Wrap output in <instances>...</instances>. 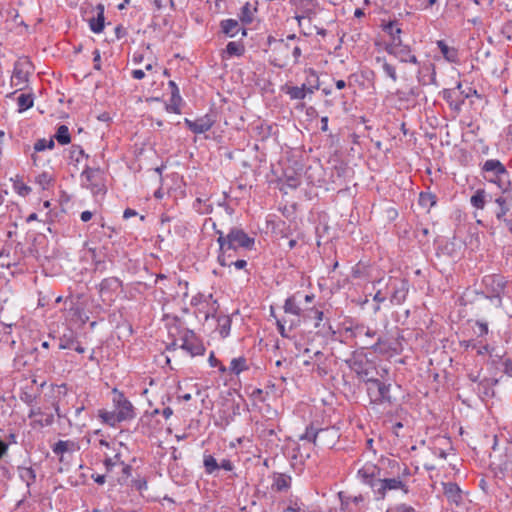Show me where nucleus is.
Segmentation results:
<instances>
[{"instance_id": "31", "label": "nucleus", "mask_w": 512, "mask_h": 512, "mask_svg": "<svg viewBox=\"0 0 512 512\" xmlns=\"http://www.w3.org/2000/svg\"><path fill=\"white\" fill-rule=\"evenodd\" d=\"M244 51L245 49L242 43L231 41L227 44L224 53L227 57H233L243 55Z\"/></svg>"}, {"instance_id": "8", "label": "nucleus", "mask_w": 512, "mask_h": 512, "mask_svg": "<svg viewBox=\"0 0 512 512\" xmlns=\"http://www.w3.org/2000/svg\"><path fill=\"white\" fill-rule=\"evenodd\" d=\"M31 64L27 60H19L14 64L11 86L17 91L23 90L28 83Z\"/></svg>"}, {"instance_id": "52", "label": "nucleus", "mask_w": 512, "mask_h": 512, "mask_svg": "<svg viewBox=\"0 0 512 512\" xmlns=\"http://www.w3.org/2000/svg\"><path fill=\"white\" fill-rule=\"evenodd\" d=\"M131 74L132 77L137 80H141L145 77V72L142 69H134Z\"/></svg>"}, {"instance_id": "12", "label": "nucleus", "mask_w": 512, "mask_h": 512, "mask_svg": "<svg viewBox=\"0 0 512 512\" xmlns=\"http://www.w3.org/2000/svg\"><path fill=\"white\" fill-rule=\"evenodd\" d=\"M357 476L374 491L376 488L375 483L379 481L381 477V469L377 465L367 462L358 470Z\"/></svg>"}, {"instance_id": "49", "label": "nucleus", "mask_w": 512, "mask_h": 512, "mask_svg": "<svg viewBox=\"0 0 512 512\" xmlns=\"http://www.w3.org/2000/svg\"><path fill=\"white\" fill-rule=\"evenodd\" d=\"M219 468H222L226 471H232L233 470V464L230 460L228 459H223L220 464H219Z\"/></svg>"}, {"instance_id": "54", "label": "nucleus", "mask_w": 512, "mask_h": 512, "mask_svg": "<svg viewBox=\"0 0 512 512\" xmlns=\"http://www.w3.org/2000/svg\"><path fill=\"white\" fill-rule=\"evenodd\" d=\"M93 55H94V58H93L94 67H95V69L99 70L100 69V52L98 50H95Z\"/></svg>"}, {"instance_id": "39", "label": "nucleus", "mask_w": 512, "mask_h": 512, "mask_svg": "<svg viewBox=\"0 0 512 512\" xmlns=\"http://www.w3.org/2000/svg\"><path fill=\"white\" fill-rule=\"evenodd\" d=\"M353 334L356 338H362L363 336L368 338L375 337V331L365 326H356L353 330Z\"/></svg>"}, {"instance_id": "55", "label": "nucleus", "mask_w": 512, "mask_h": 512, "mask_svg": "<svg viewBox=\"0 0 512 512\" xmlns=\"http://www.w3.org/2000/svg\"><path fill=\"white\" fill-rule=\"evenodd\" d=\"M505 373L512 377V360H505L504 362Z\"/></svg>"}, {"instance_id": "11", "label": "nucleus", "mask_w": 512, "mask_h": 512, "mask_svg": "<svg viewBox=\"0 0 512 512\" xmlns=\"http://www.w3.org/2000/svg\"><path fill=\"white\" fill-rule=\"evenodd\" d=\"M179 347L189 353L191 356L203 355L205 348L192 331H185L180 338Z\"/></svg>"}, {"instance_id": "63", "label": "nucleus", "mask_w": 512, "mask_h": 512, "mask_svg": "<svg viewBox=\"0 0 512 512\" xmlns=\"http://www.w3.org/2000/svg\"><path fill=\"white\" fill-rule=\"evenodd\" d=\"M52 406H53V408H54V410H55V412H56V414H57V416L59 418L64 417V415L60 411V407H59L58 401L52 402Z\"/></svg>"}, {"instance_id": "57", "label": "nucleus", "mask_w": 512, "mask_h": 512, "mask_svg": "<svg viewBox=\"0 0 512 512\" xmlns=\"http://www.w3.org/2000/svg\"><path fill=\"white\" fill-rule=\"evenodd\" d=\"M137 215V212L133 209L127 208L123 213V218L129 219Z\"/></svg>"}, {"instance_id": "21", "label": "nucleus", "mask_w": 512, "mask_h": 512, "mask_svg": "<svg viewBox=\"0 0 512 512\" xmlns=\"http://www.w3.org/2000/svg\"><path fill=\"white\" fill-rule=\"evenodd\" d=\"M437 46L440 49L443 57L446 61L450 63H458L459 62V54L458 50L455 47H450L443 40L437 41Z\"/></svg>"}, {"instance_id": "18", "label": "nucleus", "mask_w": 512, "mask_h": 512, "mask_svg": "<svg viewBox=\"0 0 512 512\" xmlns=\"http://www.w3.org/2000/svg\"><path fill=\"white\" fill-rule=\"evenodd\" d=\"M80 449L78 444L72 440H59L52 447V451L55 455L60 457L62 460L65 453H73Z\"/></svg>"}, {"instance_id": "1", "label": "nucleus", "mask_w": 512, "mask_h": 512, "mask_svg": "<svg viewBox=\"0 0 512 512\" xmlns=\"http://www.w3.org/2000/svg\"><path fill=\"white\" fill-rule=\"evenodd\" d=\"M217 234L219 235L217 242L220 247L218 262L223 267L231 266L229 258L232 257V252L241 248L250 250L255 243L254 238L249 237L247 233L238 228H232L227 235H224L222 231H217Z\"/></svg>"}, {"instance_id": "36", "label": "nucleus", "mask_w": 512, "mask_h": 512, "mask_svg": "<svg viewBox=\"0 0 512 512\" xmlns=\"http://www.w3.org/2000/svg\"><path fill=\"white\" fill-rule=\"evenodd\" d=\"M203 464H204L205 471L208 474H212L217 469H219V464L217 463L216 459L212 455H204Z\"/></svg>"}, {"instance_id": "35", "label": "nucleus", "mask_w": 512, "mask_h": 512, "mask_svg": "<svg viewBox=\"0 0 512 512\" xmlns=\"http://www.w3.org/2000/svg\"><path fill=\"white\" fill-rule=\"evenodd\" d=\"M377 62H382V68L385 74L391 78L393 82L397 81V73L396 69L393 65L389 64L385 59H381L380 57L376 58Z\"/></svg>"}, {"instance_id": "6", "label": "nucleus", "mask_w": 512, "mask_h": 512, "mask_svg": "<svg viewBox=\"0 0 512 512\" xmlns=\"http://www.w3.org/2000/svg\"><path fill=\"white\" fill-rule=\"evenodd\" d=\"M384 285L387 290H391L390 302L392 305H401L406 300L409 291V284L406 279L389 277Z\"/></svg>"}, {"instance_id": "45", "label": "nucleus", "mask_w": 512, "mask_h": 512, "mask_svg": "<svg viewBox=\"0 0 512 512\" xmlns=\"http://www.w3.org/2000/svg\"><path fill=\"white\" fill-rule=\"evenodd\" d=\"M386 512H417L412 506L406 504H400L391 508H388Z\"/></svg>"}, {"instance_id": "28", "label": "nucleus", "mask_w": 512, "mask_h": 512, "mask_svg": "<svg viewBox=\"0 0 512 512\" xmlns=\"http://www.w3.org/2000/svg\"><path fill=\"white\" fill-rule=\"evenodd\" d=\"M256 12V8L253 7L250 3H246L240 11L239 17L242 23L250 24L254 19V13Z\"/></svg>"}, {"instance_id": "62", "label": "nucleus", "mask_w": 512, "mask_h": 512, "mask_svg": "<svg viewBox=\"0 0 512 512\" xmlns=\"http://www.w3.org/2000/svg\"><path fill=\"white\" fill-rule=\"evenodd\" d=\"M432 200V196L430 194H421L420 195V202L423 205H426L428 201Z\"/></svg>"}, {"instance_id": "38", "label": "nucleus", "mask_w": 512, "mask_h": 512, "mask_svg": "<svg viewBox=\"0 0 512 512\" xmlns=\"http://www.w3.org/2000/svg\"><path fill=\"white\" fill-rule=\"evenodd\" d=\"M285 93L292 100H303L305 98L303 89H300L299 86H287Z\"/></svg>"}, {"instance_id": "59", "label": "nucleus", "mask_w": 512, "mask_h": 512, "mask_svg": "<svg viewBox=\"0 0 512 512\" xmlns=\"http://www.w3.org/2000/svg\"><path fill=\"white\" fill-rule=\"evenodd\" d=\"M93 214L90 211H83L80 218L83 222H88L92 218Z\"/></svg>"}, {"instance_id": "10", "label": "nucleus", "mask_w": 512, "mask_h": 512, "mask_svg": "<svg viewBox=\"0 0 512 512\" xmlns=\"http://www.w3.org/2000/svg\"><path fill=\"white\" fill-rule=\"evenodd\" d=\"M375 494L376 500H383L386 497L388 491L392 490H403L404 493L408 492L405 483L399 478H384L380 477L379 481L375 483Z\"/></svg>"}, {"instance_id": "5", "label": "nucleus", "mask_w": 512, "mask_h": 512, "mask_svg": "<svg viewBox=\"0 0 512 512\" xmlns=\"http://www.w3.org/2000/svg\"><path fill=\"white\" fill-rule=\"evenodd\" d=\"M365 383L368 396L372 403H391L390 384H386L375 378H367Z\"/></svg>"}, {"instance_id": "58", "label": "nucleus", "mask_w": 512, "mask_h": 512, "mask_svg": "<svg viewBox=\"0 0 512 512\" xmlns=\"http://www.w3.org/2000/svg\"><path fill=\"white\" fill-rule=\"evenodd\" d=\"M277 326H278V330H279L280 334L283 337H287L288 335L286 333L285 325L281 320H277Z\"/></svg>"}, {"instance_id": "42", "label": "nucleus", "mask_w": 512, "mask_h": 512, "mask_svg": "<svg viewBox=\"0 0 512 512\" xmlns=\"http://www.w3.org/2000/svg\"><path fill=\"white\" fill-rule=\"evenodd\" d=\"M304 318H310V319L315 320L314 326H315V328H318V327H320V324L323 320V312L320 310H311L310 314L304 316Z\"/></svg>"}, {"instance_id": "51", "label": "nucleus", "mask_w": 512, "mask_h": 512, "mask_svg": "<svg viewBox=\"0 0 512 512\" xmlns=\"http://www.w3.org/2000/svg\"><path fill=\"white\" fill-rule=\"evenodd\" d=\"M84 155V151L80 147H73L71 151L72 158H76L79 161V157Z\"/></svg>"}, {"instance_id": "47", "label": "nucleus", "mask_w": 512, "mask_h": 512, "mask_svg": "<svg viewBox=\"0 0 512 512\" xmlns=\"http://www.w3.org/2000/svg\"><path fill=\"white\" fill-rule=\"evenodd\" d=\"M387 299V293H383L381 288L376 290L375 295L373 296V300L378 304L385 302Z\"/></svg>"}, {"instance_id": "46", "label": "nucleus", "mask_w": 512, "mask_h": 512, "mask_svg": "<svg viewBox=\"0 0 512 512\" xmlns=\"http://www.w3.org/2000/svg\"><path fill=\"white\" fill-rule=\"evenodd\" d=\"M51 392L54 397H60L62 395H66L67 387H66V385L52 386Z\"/></svg>"}, {"instance_id": "7", "label": "nucleus", "mask_w": 512, "mask_h": 512, "mask_svg": "<svg viewBox=\"0 0 512 512\" xmlns=\"http://www.w3.org/2000/svg\"><path fill=\"white\" fill-rule=\"evenodd\" d=\"M297 37L295 34L288 35L286 39L274 41L273 53L275 54L272 64L277 67H284L287 65V60L291 52V43L296 42Z\"/></svg>"}, {"instance_id": "23", "label": "nucleus", "mask_w": 512, "mask_h": 512, "mask_svg": "<svg viewBox=\"0 0 512 512\" xmlns=\"http://www.w3.org/2000/svg\"><path fill=\"white\" fill-rule=\"evenodd\" d=\"M498 380L494 378H484L478 383V393L485 398L494 396V386Z\"/></svg>"}, {"instance_id": "34", "label": "nucleus", "mask_w": 512, "mask_h": 512, "mask_svg": "<svg viewBox=\"0 0 512 512\" xmlns=\"http://www.w3.org/2000/svg\"><path fill=\"white\" fill-rule=\"evenodd\" d=\"M495 203L499 206L498 211L496 212V218L500 221L505 219V215L509 211V208L506 205V198L503 196H499L495 199Z\"/></svg>"}, {"instance_id": "64", "label": "nucleus", "mask_w": 512, "mask_h": 512, "mask_svg": "<svg viewBox=\"0 0 512 512\" xmlns=\"http://www.w3.org/2000/svg\"><path fill=\"white\" fill-rule=\"evenodd\" d=\"M172 414H173V410H172L170 407H166V408H164V409H163V411H162V415H163L166 419L170 418V416H171Z\"/></svg>"}, {"instance_id": "44", "label": "nucleus", "mask_w": 512, "mask_h": 512, "mask_svg": "<svg viewBox=\"0 0 512 512\" xmlns=\"http://www.w3.org/2000/svg\"><path fill=\"white\" fill-rule=\"evenodd\" d=\"M208 361L211 367H218L221 373L227 372V368L215 357L214 352L210 353Z\"/></svg>"}, {"instance_id": "22", "label": "nucleus", "mask_w": 512, "mask_h": 512, "mask_svg": "<svg viewBox=\"0 0 512 512\" xmlns=\"http://www.w3.org/2000/svg\"><path fill=\"white\" fill-rule=\"evenodd\" d=\"M221 29L224 34L229 37H235L241 30L246 35L245 29H242L239 22L234 19H226L221 22Z\"/></svg>"}, {"instance_id": "24", "label": "nucleus", "mask_w": 512, "mask_h": 512, "mask_svg": "<svg viewBox=\"0 0 512 512\" xmlns=\"http://www.w3.org/2000/svg\"><path fill=\"white\" fill-rule=\"evenodd\" d=\"M249 369L248 361L245 357L240 356L237 358H233L230 362V366L227 371L233 375H239L241 372H244Z\"/></svg>"}, {"instance_id": "61", "label": "nucleus", "mask_w": 512, "mask_h": 512, "mask_svg": "<svg viewBox=\"0 0 512 512\" xmlns=\"http://www.w3.org/2000/svg\"><path fill=\"white\" fill-rule=\"evenodd\" d=\"M203 298H204V296H203V295H197V296L192 297V299H191V305H193V306H198V305H200L201 300H202Z\"/></svg>"}, {"instance_id": "33", "label": "nucleus", "mask_w": 512, "mask_h": 512, "mask_svg": "<svg viewBox=\"0 0 512 512\" xmlns=\"http://www.w3.org/2000/svg\"><path fill=\"white\" fill-rule=\"evenodd\" d=\"M55 138L62 145L68 144L71 140L68 127L65 125L59 126Z\"/></svg>"}, {"instance_id": "43", "label": "nucleus", "mask_w": 512, "mask_h": 512, "mask_svg": "<svg viewBox=\"0 0 512 512\" xmlns=\"http://www.w3.org/2000/svg\"><path fill=\"white\" fill-rule=\"evenodd\" d=\"M490 458H491V465L495 466L502 472L507 471L512 467V460H506L503 463H497L496 460L494 459L495 456L490 455Z\"/></svg>"}, {"instance_id": "27", "label": "nucleus", "mask_w": 512, "mask_h": 512, "mask_svg": "<svg viewBox=\"0 0 512 512\" xmlns=\"http://www.w3.org/2000/svg\"><path fill=\"white\" fill-rule=\"evenodd\" d=\"M291 478L285 474H278L274 477L272 488L276 491H284L290 487Z\"/></svg>"}, {"instance_id": "17", "label": "nucleus", "mask_w": 512, "mask_h": 512, "mask_svg": "<svg viewBox=\"0 0 512 512\" xmlns=\"http://www.w3.org/2000/svg\"><path fill=\"white\" fill-rule=\"evenodd\" d=\"M116 402V412L120 416L122 421L133 418L134 411L133 406L130 401H128L123 395H119L115 400Z\"/></svg>"}, {"instance_id": "40", "label": "nucleus", "mask_w": 512, "mask_h": 512, "mask_svg": "<svg viewBox=\"0 0 512 512\" xmlns=\"http://www.w3.org/2000/svg\"><path fill=\"white\" fill-rule=\"evenodd\" d=\"M54 147V141L53 139H39L34 144V151L35 152H41L46 149H52Z\"/></svg>"}, {"instance_id": "3", "label": "nucleus", "mask_w": 512, "mask_h": 512, "mask_svg": "<svg viewBox=\"0 0 512 512\" xmlns=\"http://www.w3.org/2000/svg\"><path fill=\"white\" fill-rule=\"evenodd\" d=\"M339 438V430L334 426L320 429H317L314 426H309L301 437V439L312 442L314 445L323 449L333 448Z\"/></svg>"}, {"instance_id": "9", "label": "nucleus", "mask_w": 512, "mask_h": 512, "mask_svg": "<svg viewBox=\"0 0 512 512\" xmlns=\"http://www.w3.org/2000/svg\"><path fill=\"white\" fill-rule=\"evenodd\" d=\"M385 49L390 55L398 58L401 62L417 63L416 56L411 54L409 46L402 43L400 36H397L394 41L387 43Z\"/></svg>"}, {"instance_id": "48", "label": "nucleus", "mask_w": 512, "mask_h": 512, "mask_svg": "<svg viewBox=\"0 0 512 512\" xmlns=\"http://www.w3.org/2000/svg\"><path fill=\"white\" fill-rule=\"evenodd\" d=\"M229 262L231 263V266H234L236 269H244L247 266V261L244 259H239L236 261H231L229 259Z\"/></svg>"}, {"instance_id": "25", "label": "nucleus", "mask_w": 512, "mask_h": 512, "mask_svg": "<svg viewBox=\"0 0 512 512\" xmlns=\"http://www.w3.org/2000/svg\"><path fill=\"white\" fill-rule=\"evenodd\" d=\"M283 308L286 314H292L297 317H300L302 314V309L297 302L296 295L287 298Z\"/></svg>"}, {"instance_id": "2", "label": "nucleus", "mask_w": 512, "mask_h": 512, "mask_svg": "<svg viewBox=\"0 0 512 512\" xmlns=\"http://www.w3.org/2000/svg\"><path fill=\"white\" fill-rule=\"evenodd\" d=\"M99 447L104 454V465L108 471L119 467L126 476H129L131 467L122 459L124 451H127L125 445L116 440L100 439Z\"/></svg>"}, {"instance_id": "41", "label": "nucleus", "mask_w": 512, "mask_h": 512, "mask_svg": "<svg viewBox=\"0 0 512 512\" xmlns=\"http://www.w3.org/2000/svg\"><path fill=\"white\" fill-rule=\"evenodd\" d=\"M300 42H301V40L299 38H297L296 42L291 43V54L293 56V62L294 63H298L299 62V59H300L301 54H302V49H301V46H300Z\"/></svg>"}, {"instance_id": "26", "label": "nucleus", "mask_w": 512, "mask_h": 512, "mask_svg": "<svg viewBox=\"0 0 512 512\" xmlns=\"http://www.w3.org/2000/svg\"><path fill=\"white\" fill-rule=\"evenodd\" d=\"M99 417L102 419L104 423L112 427L115 426L117 423L122 422V419H120V416L116 411L100 410Z\"/></svg>"}, {"instance_id": "30", "label": "nucleus", "mask_w": 512, "mask_h": 512, "mask_svg": "<svg viewBox=\"0 0 512 512\" xmlns=\"http://www.w3.org/2000/svg\"><path fill=\"white\" fill-rule=\"evenodd\" d=\"M182 97L180 93H172L169 103L166 105V110L171 113H181Z\"/></svg>"}, {"instance_id": "53", "label": "nucleus", "mask_w": 512, "mask_h": 512, "mask_svg": "<svg viewBox=\"0 0 512 512\" xmlns=\"http://www.w3.org/2000/svg\"><path fill=\"white\" fill-rule=\"evenodd\" d=\"M477 326L479 328V335H486L488 333V326L484 322H477Z\"/></svg>"}, {"instance_id": "20", "label": "nucleus", "mask_w": 512, "mask_h": 512, "mask_svg": "<svg viewBox=\"0 0 512 512\" xmlns=\"http://www.w3.org/2000/svg\"><path fill=\"white\" fill-rule=\"evenodd\" d=\"M308 75L307 77V83L303 84L302 86H299L300 89H303L304 96L306 97L307 94H313L316 90L319 88V78L317 76V73L312 68H309L305 71Z\"/></svg>"}, {"instance_id": "4", "label": "nucleus", "mask_w": 512, "mask_h": 512, "mask_svg": "<svg viewBox=\"0 0 512 512\" xmlns=\"http://www.w3.org/2000/svg\"><path fill=\"white\" fill-rule=\"evenodd\" d=\"M484 179L495 184L502 192H506L509 185V174L505 166L497 159L486 160L482 166Z\"/></svg>"}, {"instance_id": "29", "label": "nucleus", "mask_w": 512, "mask_h": 512, "mask_svg": "<svg viewBox=\"0 0 512 512\" xmlns=\"http://www.w3.org/2000/svg\"><path fill=\"white\" fill-rule=\"evenodd\" d=\"M470 203L474 208L484 209L486 204V191L478 189L470 198Z\"/></svg>"}, {"instance_id": "37", "label": "nucleus", "mask_w": 512, "mask_h": 512, "mask_svg": "<svg viewBox=\"0 0 512 512\" xmlns=\"http://www.w3.org/2000/svg\"><path fill=\"white\" fill-rule=\"evenodd\" d=\"M20 111L27 110L33 106V98L30 94H21L17 98Z\"/></svg>"}, {"instance_id": "13", "label": "nucleus", "mask_w": 512, "mask_h": 512, "mask_svg": "<svg viewBox=\"0 0 512 512\" xmlns=\"http://www.w3.org/2000/svg\"><path fill=\"white\" fill-rule=\"evenodd\" d=\"M185 125L195 134H202L209 131L215 123V119L212 115L206 114L195 120L188 118L184 119Z\"/></svg>"}, {"instance_id": "19", "label": "nucleus", "mask_w": 512, "mask_h": 512, "mask_svg": "<svg viewBox=\"0 0 512 512\" xmlns=\"http://www.w3.org/2000/svg\"><path fill=\"white\" fill-rule=\"evenodd\" d=\"M96 15L91 17L89 27L94 33H100L104 29V5L98 4L95 8Z\"/></svg>"}, {"instance_id": "56", "label": "nucleus", "mask_w": 512, "mask_h": 512, "mask_svg": "<svg viewBox=\"0 0 512 512\" xmlns=\"http://www.w3.org/2000/svg\"><path fill=\"white\" fill-rule=\"evenodd\" d=\"M115 33H116V37L117 39H120L122 37H124L126 35V30L124 27H122L121 25L117 26L115 28Z\"/></svg>"}, {"instance_id": "14", "label": "nucleus", "mask_w": 512, "mask_h": 512, "mask_svg": "<svg viewBox=\"0 0 512 512\" xmlns=\"http://www.w3.org/2000/svg\"><path fill=\"white\" fill-rule=\"evenodd\" d=\"M482 284L491 297H499L505 288L504 277L497 274L486 275L482 279Z\"/></svg>"}, {"instance_id": "16", "label": "nucleus", "mask_w": 512, "mask_h": 512, "mask_svg": "<svg viewBox=\"0 0 512 512\" xmlns=\"http://www.w3.org/2000/svg\"><path fill=\"white\" fill-rule=\"evenodd\" d=\"M443 492L449 502L459 506L463 501V494L459 486L455 483H443Z\"/></svg>"}, {"instance_id": "60", "label": "nucleus", "mask_w": 512, "mask_h": 512, "mask_svg": "<svg viewBox=\"0 0 512 512\" xmlns=\"http://www.w3.org/2000/svg\"><path fill=\"white\" fill-rule=\"evenodd\" d=\"M321 131L327 132L328 131V117L324 116L321 118Z\"/></svg>"}, {"instance_id": "15", "label": "nucleus", "mask_w": 512, "mask_h": 512, "mask_svg": "<svg viewBox=\"0 0 512 512\" xmlns=\"http://www.w3.org/2000/svg\"><path fill=\"white\" fill-rule=\"evenodd\" d=\"M100 176L101 173L98 169L86 168L81 174L82 183L85 187L89 188L93 194H97L102 191Z\"/></svg>"}, {"instance_id": "50", "label": "nucleus", "mask_w": 512, "mask_h": 512, "mask_svg": "<svg viewBox=\"0 0 512 512\" xmlns=\"http://www.w3.org/2000/svg\"><path fill=\"white\" fill-rule=\"evenodd\" d=\"M282 512H305V511L297 503H294L293 505L288 506Z\"/></svg>"}, {"instance_id": "32", "label": "nucleus", "mask_w": 512, "mask_h": 512, "mask_svg": "<svg viewBox=\"0 0 512 512\" xmlns=\"http://www.w3.org/2000/svg\"><path fill=\"white\" fill-rule=\"evenodd\" d=\"M383 31L390 36V41H394L397 36H400L402 30L397 22L390 21L382 25Z\"/></svg>"}]
</instances>
